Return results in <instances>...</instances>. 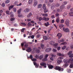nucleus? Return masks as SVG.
<instances>
[{
	"mask_svg": "<svg viewBox=\"0 0 73 73\" xmlns=\"http://www.w3.org/2000/svg\"><path fill=\"white\" fill-rule=\"evenodd\" d=\"M2 6L3 7H5V4L4 3H3L2 4Z\"/></svg>",
	"mask_w": 73,
	"mask_h": 73,
	"instance_id": "60",
	"label": "nucleus"
},
{
	"mask_svg": "<svg viewBox=\"0 0 73 73\" xmlns=\"http://www.w3.org/2000/svg\"><path fill=\"white\" fill-rule=\"evenodd\" d=\"M70 11L71 12H73V8H72L71 9H70Z\"/></svg>",
	"mask_w": 73,
	"mask_h": 73,
	"instance_id": "58",
	"label": "nucleus"
},
{
	"mask_svg": "<svg viewBox=\"0 0 73 73\" xmlns=\"http://www.w3.org/2000/svg\"><path fill=\"white\" fill-rule=\"evenodd\" d=\"M54 42L52 41H51L50 42V44H51V45H54Z\"/></svg>",
	"mask_w": 73,
	"mask_h": 73,
	"instance_id": "35",
	"label": "nucleus"
},
{
	"mask_svg": "<svg viewBox=\"0 0 73 73\" xmlns=\"http://www.w3.org/2000/svg\"><path fill=\"white\" fill-rule=\"evenodd\" d=\"M35 58H37L38 59V58H39V56L37 55H35Z\"/></svg>",
	"mask_w": 73,
	"mask_h": 73,
	"instance_id": "46",
	"label": "nucleus"
},
{
	"mask_svg": "<svg viewBox=\"0 0 73 73\" xmlns=\"http://www.w3.org/2000/svg\"><path fill=\"white\" fill-rule=\"evenodd\" d=\"M64 26V25L63 24H61L60 25L59 27L60 28V29H61L62 27H63Z\"/></svg>",
	"mask_w": 73,
	"mask_h": 73,
	"instance_id": "33",
	"label": "nucleus"
},
{
	"mask_svg": "<svg viewBox=\"0 0 73 73\" xmlns=\"http://www.w3.org/2000/svg\"><path fill=\"white\" fill-rule=\"evenodd\" d=\"M43 38L45 40H47L48 39V37L46 36H43Z\"/></svg>",
	"mask_w": 73,
	"mask_h": 73,
	"instance_id": "24",
	"label": "nucleus"
},
{
	"mask_svg": "<svg viewBox=\"0 0 73 73\" xmlns=\"http://www.w3.org/2000/svg\"><path fill=\"white\" fill-rule=\"evenodd\" d=\"M40 65H41V66H43L44 68H46V64L44 62L41 63H40Z\"/></svg>",
	"mask_w": 73,
	"mask_h": 73,
	"instance_id": "9",
	"label": "nucleus"
},
{
	"mask_svg": "<svg viewBox=\"0 0 73 73\" xmlns=\"http://www.w3.org/2000/svg\"><path fill=\"white\" fill-rule=\"evenodd\" d=\"M50 25V24H49V22H46V23H45L44 24V25L45 26H46V27H48V26H49Z\"/></svg>",
	"mask_w": 73,
	"mask_h": 73,
	"instance_id": "21",
	"label": "nucleus"
},
{
	"mask_svg": "<svg viewBox=\"0 0 73 73\" xmlns=\"http://www.w3.org/2000/svg\"><path fill=\"white\" fill-rule=\"evenodd\" d=\"M63 15L64 17H65V16H66L67 15V13H64L63 14Z\"/></svg>",
	"mask_w": 73,
	"mask_h": 73,
	"instance_id": "41",
	"label": "nucleus"
},
{
	"mask_svg": "<svg viewBox=\"0 0 73 73\" xmlns=\"http://www.w3.org/2000/svg\"><path fill=\"white\" fill-rule=\"evenodd\" d=\"M69 57H73V54H71V55H69Z\"/></svg>",
	"mask_w": 73,
	"mask_h": 73,
	"instance_id": "55",
	"label": "nucleus"
},
{
	"mask_svg": "<svg viewBox=\"0 0 73 73\" xmlns=\"http://www.w3.org/2000/svg\"><path fill=\"white\" fill-rule=\"evenodd\" d=\"M44 57V55H43L42 54L41 55H40L39 57V58L40 60H42V58Z\"/></svg>",
	"mask_w": 73,
	"mask_h": 73,
	"instance_id": "23",
	"label": "nucleus"
},
{
	"mask_svg": "<svg viewBox=\"0 0 73 73\" xmlns=\"http://www.w3.org/2000/svg\"><path fill=\"white\" fill-rule=\"evenodd\" d=\"M64 58L63 57H60L58 59L59 60L58 61H57V63L58 64H60L61 62H62V59H63Z\"/></svg>",
	"mask_w": 73,
	"mask_h": 73,
	"instance_id": "5",
	"label": "nucleus"
},
{
	"mask_svg": "<svg viewBox=\"0 0 73 73\" xmlns=\"http://www.w3.org/2000/svg\"><path fill=\"white\" fill-rule=\"evenodd\" d=\"M56 21L57 23H59L60 22V18H59V17H57L56 19Z\"/></svg>",
	"mask_w": 73,
	"mask_h": 73,
	"instance_id": "18",
	"label": "nucleus"
},
{
	"mask_svg": "<svg viewBox=\"0 0 73 73\" xmlns=\"http://www.w3.org/2000/svg\"><path fill=\"white\" fill-rule=\"evenodd\" d=\"M69 15L70 16H73V13L70 12L69 13Z\"/></svg>",
	"mask_w": 73,
	"mask_h": 73,
	"instance_id": "32",
	"label": "nucleus"
},
{
	"mask_svg": "<svg viewBox=\"0 0 73 73\" xmlns=\"http://www.w3.org/2000/svg\"><path fill=\"white\" fill-rule=\"evenodd\" d=\"M14 6L13 5H11L9 8V10H11V9H12L13 8V7Z\"/></svg>",
	"mask_w": 73,
	"mask_h": 73,
	"instance_id": "36",
	"label": "nucleus"
},
{
	"mask_svg": "<svg viewBox=\"0 0 73 73\" xmlns=\"http://www.w3.org/2000/svg\"><path fill=\"white\" fill-rule=\"evenodd\" d=\"M55 69L61 72H62V71L64 70V68H62L61 67H60L58 66H56L55 67Z\"/></svg>",
	"mask_w": 73,
	"mask_h": 73,
	"instance_id": "2",
	"label": "nucleus"
},
{
	"mask_svg": "<svg viewBox=\"0 0 73 73\" xmlns=\"http://www.w3.org/2000/svg\"><path fill=\"white\" fill-rule=\"evenodd\" d=\"M71 7V5H69L67 6V8L68 9H70Z\"/></svg>",
	"mask_w": 73,
	"mask_h": 73,
	"instance_id": "28",
	"label": "nucleus"
},
{
	"mask_svg": "<svg viewBox=\"0 0 73 73\" xmlns=\"http://www.w3.org/2000/svg\"><path fill=\"white\" fill-rule=\"evenodd\" d=\"M57 55L59 56H64V55L63 54H62L60 53H57Z\"/></svg>",
	"mask_w": 73,
	"mask_h": 73,
	"instance_id": "22",
	"label": "nucleus"
},
{
	"mask_svg": "<svg viewBox=\"0 0 73 73\" xmlns=\"http://www.w3.org/2000/svg\"><path fill=\"white\" fill-rule=\"evenodd\" d=\"M41 47L42 49H43L44 47V45L43 44H41Z\"/></svg>",
	"mask_w": 73,
	"mask_h": 73,
	"instance_id": "42",
	"label": "nucleus"
},
{
	"mask_svg": "<svg viewBox=\"0 0 73 73\" xmlns=\"http://www.w3.org/2000/svg\"><path fill=\"white\" fill-rule=\"evenodd\" d=\"M28 58H31V60H32L33 58V55H31L29 57H28Z\"/></svg>",
	"mask_w": 73,
	"mask_h": 73,
	"instance_id": "26",
	"label": "nucleus"
},
{
	"mask_svg": "<svg viewBox=\"0 0 73 73\" xmlns=\"http://www.w3.org/2000/svg\"><path fill=\"white\" fill-rule=\"evenodd\" d=\"M67 4V2L66 1H64V3H63V4L64 5H66V4Z\"/></svg>",
	"mask_w": 73,
	"mask_h": 73,
	"instance_id": "52",
	"label": "nucleus"
},
{
	"mask_svg": "<svg viewBox=\"0 0 73 73\" xmlns=\"http://www.w3.org/2000/svg\"><path fill=\"white\" fill-rule=\"evenodd\" d=\"M66 46H64V47L62 48V49L63 50H64V49H66Z\"/></svg>",
	"mask_w": 73,
	"mask_h": 73,
	"instance_id": "39",
	"label": "nucleus"
},
{
	"mask_svg": "<svg viewBox=\"0 0 73 73\" xmlns=\"http://www.w3.org/2000/svg\"><path fill=\"white\" fill-rule=\"evenodd\" d=\"M64 41V39H62L61 40H58V42L59 43H61V42H63Z\"/></svg>",
	"mask_w": 73,
	"mask_h": 73,
	"instance_id": "19",
	"label": "nucleus"
},
{
	"mask_svg": "<svg viewBox=\"0 0 73 73\" xmlns=\"http://www.w3.org/2000/svg\"><path fill=\"white\" fill-rule=\"evenodd\" d=\"M33 50L34 51H35L36 52V53H40V50L37 49V48H35L33 49Z\"/></svg>",
	"mask_w": 73,
	"mask_h": 73,
	"instance_id": "7",
	"label": "nucleus"
},
{
	"mask_svg": "<svg viewBox=\"0 0 73 73\" xmlns=\"http://www.w3.org/2000/svg\"><path fill=\"white\" fill-rule=\"evenodd\" d=\"M52 51L53 52H56L57 51V50H56V49H53Z\"/></svg>",
	"mask_w": 73,
	"mask_h": 73,
	"instance_id": "57",
	"label": "nucleus"
},
{
	"mask_svg": "<svg viewBox=\"0 0 73 73\" xmlns=\"http://www.w3.org/2000/svg\"><path fill=\"white\" fill-rule=\"evenodd\" d=\"M26 50L28 52H31V51L32 50V48H27V50Z\"/></svg>",
	"mask_w": 73,
	"mask_h": 73,
	"instance_id": "13",
	"label": "nucleus"
},
{
	"mask_svg": "<svg viewBox=\"0 0 73 73\" xmlns=\"http://www.w3.org/2000/svg\"><path fill=\"white\" fill-rule=\"evenodd\" d=\"M42 61L44 62V61H46L47 60V58H44L43 59H42Z\"/></svg>",
	"mask_w": 73,
	"mask_h": 73,
	"instance_id": "31",
	"label": "nucleus"
},
{
	"mask_svg": "<svg viewBox=\"0 0 73 73\" xmlns=\"http://www.w3.org/2000/svg\"><path fill=\"white\" fill-rule=\"evenodd\" d=\"M25 43L22 42L21 43V46H22V47H23L24 46V44Z\"/></svg>",
	"mask_w": 73,
	"mask_h": 73,
	"instance_id": "59",
	"label": "nucleus"
},
{
	"mask_svg": "<svg viewBox=\"0 0 73 73\" xmlns=\"http://www.w3.org/2000/svg\"><path fill=\"white\" fill-rule=\"evenodd\" d=\"M31 60L32 61H37V59L35 58H34V59H32Z\"/></svg>",
	"mask_w": 73,
	"mask_h": 73,
	"instance_id": "44",
	"label": "nucleus"
},
{
	"mask_svg": "<svg viewBox=\"0 0 73 73\" xmlns=\"http://www.w3.org/2000/svg\"><path fill=\"white\" fill-rule=\"evenodd\" d=\"M42 7V5L41 4H39L38 6V8H40Z\"/></svg>",
	"mask_w": 73,
	"mask_h": 73,
	"instance_id": "30",
	"label": "nucleus"
},
{
	"mask_svg": "<svg viewBox=\"0 0 73 73\" xmlns=\"http://www.w3.org/2000/svg\"><path fill=\"white\" fill-rule=\"evenodd\" d=\"M30 10L29 9L27 8L25 9L24 12H25V13H28V12Z\"/></svg>",
	"mask_w": 73,
	"mask_h": 73,
	"instance_id": "11",
	"label": "nucleus"
},
{
	"mask_svg": "<svg viewBox=\"0 0 73 73\" xmlns=\"http://www.w3.org/2000/svg\"><path fill=\"white\" fill-rule=\"evenodd\" d=\"M28 44H25V48H28Z\"/></svg>",
	"mask_w": 73,
	"mask_h": 73,
	"instance_id": "54",
	"label": "nucleus"
},
{
	"mask_svg": "<svg viewBox=\"0 0 73 73\" xmlns=\"http://www.w3.org/2000/svg\"><path fill=\"white\" fill-rule=\"evenodd\" d=\"M14 27H17V24H15L14 25Z\"/></svg>",
	"mask_w": 73,
	"mask_h": 73,
	"instance_id": "64",
	"label": "nucleus"
},
{
	"mask_svg": "<svg viewBox=\"0 0 73 73\" xmlns=\"http://www.w3.org/2000/svg\"><path fill=\"white\" fill-rule=\"evenodd\" d=\"M21 9H20L17 12L18 14V16L19 17H22V14H20L21 13Z\"/></svg>",
	"mask_w": 73,
	"mask_h": 73,
	"instance_id": "4",
	"label": "nucleus"
},
{
	"mask_svg": "<svg viewBox=\"0 0 73 73\" xmlns=\"http://www.w3.org/2000/svg\"><path fill=\"white\" fill-rule=\"evenodd\" d=\"M65 7L64 5H62L60 7V9H64V8H65Z\"/></svg>",
	"mask_w": 73,
	"mask_h": 73,
	"instance_id": "20",
	"label": "nucleus"
},
{
	"mask_svg": "<svg viewBox=\"0 0 73 73\" xmlns=\"http://www.w3.org/2000/svg\"><path fill=\"white\" fill-rule=\"evenodd\" d=\"M6 13L7 15H10L11 17H13V14L12 12H11L9 14V11H6Z\"/></svg>",
	"mask_w": 73,
	"mask_h": 73,
	"instance_id": "8",
	"label": "nucleus"
},
{
	"mask_svg": "<svg viewBox=\"0 0 73 73\" xmlns=\"http://www.w3.org/2000/svg\"><path fill=\"white\" fill-rule=\"evenodd\" d=\"M59 6L60 4L59 3H56L55 4L53 3L51 5V9H53L55 7H59Z\"/></svg>",
	"mask_w": 73,
	"mask_h": 73,
	"instance_id": "3",
	"label": "nucleus"
},
{
	"mask_svg": "<svg viewBox=\"0 0 73 73\" xmlns=\"http://www.w3.org/2000/svg\"><path fill=\"white\" fill-rule=\"evenodd\" d=\"M72 51H69V52L68 53V55H71L72 54Z\"/></svg>",
	"mask_w": 73,
	"mask_h": 73,
	"instance_id": "34",
	"label": "nucleus"
},
{
	"mask_svg": "<svg viewBox=\"0 0 73 73\" xmlns=\"http://www.w3.org/2000/svg\"><path fill=\"white\" fill-rule=\"evenodd\" d=\"M73 61V58H71L70 59L68 60V61L67 62V63H72Z\"/></svg>",
	"mask_w": 73,
	"mask_h": 73,
	"instance_id": "10",
	"label": "nucleus"
},
{
	"mask_svg": "<svg viewBox=\"0 0 73 73\" xmlns=\"http://www.w3.org/2000/svg\"><path fill=\"white\" fill-rule=\"evenodd\" d=\"M51 50V48H48L46 49L45 51L46 52H49Z\"/></svg>",
	"mask_w": 73,
	"mask_h": 73,
	"instance_id": "15",
	"label": "nucleus"
},
{
	"mask_svg": "<svg viewBox=\"0 0 73 73\" xmlns=\"http://www.w3.org/2000/svg\"><path fill=\"white\" fill-rule=\"evenodd\" d=\"M52 30V29H49L48 31V33H49L50 32V31Z\"/></svg>",
	"mask_w": 73,
	"mask_h": 73,
	"instance_id": "62",
	"label": "nucleus"
},
{
	"mask_svg": "<svg viewBox=\"0 0 73 73\" xmlns=\"http://www.w3.org/2000/svg\"><path fill=\"white\" fill-rule=\"evenodd\" d=\"M57 36L58 37L59 39H60L61 37H62V35L60 33H58L57 34Z\"/></svg>",
	"mask_w": 73,
	"mask_h": 73,
	"instance_id": "12",
	"label": "nucleus"
},
{
	"mask_svg": "<svg viewBox=\"0 0 73 73\" xmlns=\"http://www.w3.org/2000/svg\"><path fill=\"white\" fill-rule=\"evenodd\" d=\"M38 66H39L38 64H36L35 66V67L36 68H38Z\"/></svg>",
	"mask_w": 73,
	"mask_h": 73,
	"instance_id": "56",
	"label": "nucleus"
},
{
	"mask_svg": "<svg viewBox=\"0 0 73 73\" xmlns=\"http://www.w3.org/2000/svg\"><path fill=\"white\" fill-rule=\"evenodd\" d=\"M73 67V64H71L70 65V68H72Z\"/></svg>",
	"mask_w": 73,
	"mask_h": 73,
	"instance_id": "50",
	"label": "nucleus"
},
{
	"mask_svg": "<svg viewBox=\"0 0 73 73\" xmlns=\"http://www.w3.org/2000/svg\"><path fill=\"white\" fill-rule=\"evenodd\" d=\"M25 30V29L23 28L21 30V32H22L23 33L24 32V30Z\"/></svg>",
	"mask_w": 73,
	"mask_h": 73,
	"instance_id": "45",
	"label": "nucleus"
},
{
	"mask_svg": "<svg viewBox=\"0 0 73 73\" xmlns=\"http://www.w3.org/2000/svg\"><path fill=\"white\" fill-rule=\"evenodd\" d=\"M64 19H62L61 20L60 23L61 24H63L64 23Z\"/></svg>",
	"mask_w": 73,
	"mask_h": 73,
	"instance_id": "43",
	"label": "nucleus"
},
{
	"mask_svg": "<svg viewBox=\"0 0 73 73\" xmlns=\"http://www.w3.org/2000/svg\"><path fill=\"white\" fill-rule=\"evenodd\" d=\"M48 56L49 55H48V54H46L45 55V58H47V57H48Z\"/></svg>",
	"mask_w": 73,
	"mask_h": 73,
	"instance_id": "61",
	"label": "nucleus"
},
{
	"mask_svg": "<svg viewBox=\"0 0 73 73\" xmlns=\"http://www.w3.org/2000/svg\"><path fill=\"white\" fill-rule=\"evenodd\" d=\"M13 11L14 12H16V9L15 8H14L13 9Z\"/></svg>",
	"mask_w": 73,
	"mask_h": 73,
	"instance_id": "53",
	"label": "nucleus"
},
{
	"mask_svg": "<svg viewBox=\"0 0 73 73\" xmlns=\"http://www.w3.org/2000/svg\"><path fill=\"white\" fill-rule=\"evenodd\" d=\"M9 1L8 0H7L5 1V4H8V3H9Z\"/></svg>",
	"mask_w": 73,
	"mask_h": 73,
	"instance_id": "48",
	"label": "nucleus"
},
{
	"mask_svg": "<svg viewBox=\"0 0 73 73\" xmlns=\"http://www.w3.org/2000/svg\"><path fill=\"white\" fill-rule=\"evenodd\" d=\"M65 24L67 26V27H69V21H66Z\"/></svg>",
	"mask_w": 73,
	"mask_h": 73,
	"instance_id": "17",
	"label": "nucleus"
},
{
	"mask_svg": "<svg viewBox=\"0 0 73 73\" xmlns=\"http://www.w3.org/2000/svg\"><path fill=\"white\" fill-rule=\"evenodd\" d=\"M39 21H41V20H44L45 21H48L49 20V18H46L45 17H43L42 18V17H39L38 18Z\"/></svg>",
	"mask_w": 73,
	"mask_h": 73,
	"instance_id": "1",
	"label": "nucleus"
},
{
	"mask_svg": "<svg viewBox=\"0 0 73 73\" xmlns=\"http://www.w3.org/2000/svg\"><path fill=\"white\" fill-rule=\"evenodd\" d=\"M37 5V1L36 0H35L34 1V6L36 7Z\"/></svg>",
	"mask_w": 73,
	"mask_h": 73,
	"instance_id": "16",
	"label": "nucleus"
},
{
	"mask_svg": "<svg viewBox=\"0 0 73 73\" xmlns=\"http://www.w3.org/2000/svg\"><path fill=\"white\" fill-rule=\"evenodd\" d=\"M43 8L44 10L46 9V6L45 5V4H44L43 5Z\"/></svg>",
	"mask_w": 73,
	"mask_h": 73,
	"instance_id": "27",
	"label": "nucleus"
},
{
	"mask_svg": "<svg viewBox=\"0 0 73 73\" xmlns=\"http://www.w3.org/2000/svg\"><path fill=\"white\" fill-rule=\"evenodd\" d=\"M11 21H14L15 20V18H12L11 19H10Z\"/></svg>",
	"mask_w": 73,
	"mask_h": 73,
	"instance_id": "49",
	"label": "nucleus"
},
{
	"mask_svg": "<svg viewBox=\"0 0 73 73\" xmlns=\"http://www.w3.org/2000/svg\"><path fill=\"white\" fill-rule=\"evenodd\" d=\"M59 15L58 14H57L56 13V15H55V16H56V17H59Z\"/></svg>",
	"mask_w": 73,
	"mask_h": 73,
	"instance_id": "51",
	"label": "nucleus"
},
{
	"mask_svg": "<svg viewBox=\"0 0 73 73\" xmlns=\"http://www.w3.org/2000/svg\"><path fill=\"white\" fill-rule=\"evenodd\" d=\"M68 73H70L71 72V69H68Z\"/></svg>",
	"mask_w": 73,
	"mask_h": 73,
	"instance_id": "47",
	"label": "nucleus"
},
{
	"mask_svg": "<svg viewBox=\"0 0 73 73\" xmlns=\"http://www.w3.org/2000/svg\"><path fill=\"white\" fill-rule=\"evenodd\" d=\"M70 48L71 49H73V45H71L70 46Z\"/></svg>",
	"mask_w": 73,
	"mask_h": 73,
	"instance_id": "63",
	"label": "nucleus"
},
{
	"mask_svg": "<svg viewBox=\"0 0 73 73\" xmlns=\"http://www.w3.org/2000/svg\"><path fill=\"white\" fill-rule=\"evenodd\" d=\"M44 13H46L47 12H48V9H45L44 10Z\"/></svg>",
	"mask_w": 73,
	"mask_h": 73,
	"instance_id": "29",
	"label": "nucleus"
},
{
	"mask_svg": "<svg viewBox=\"0 0 73 73\" xmlns=\"http://www.w3.org/2000/svg\"><path fill=\"white\" fill-rule=\"evenodd\" d=\"M48 68H49L50 69H53V68L54 66H53L50 65H48Z\"/></svg>",
	"mask_w": 73,
	"mask_h": 73,
	"instance_id": "14",
	"label": "nucleus"
},
{
	"mask_svg": "<svg viewBox=\"0 0 73 73\" xmlns=\"http://www.w3.org/2000/svg\"><path fill=\"white\" fill-rule=\"evenodd\" d=\"M42 15L44 17H47L48 16V14H43Z\"/></svg>",
	"mask_w": 73,
	"mask_h": 73,
	"instance_id": "25",
	"label": "nucleus"
},
{
	"mask_svg": "<svg viewBox=\"0 0 73 73\" xmlns=\"http://www.w3.org/2000/svg\"><path fill=\"white\" fill-rule=\"evenodd\" d=\"M58 45V44L57 43H55L53 45H54V46H55L54 48H56V46H57Z\"/></svg>",
	"mask_w": 73,
	"mask_h": 73,
	"instance_id": "40",
	"label": "nucleus"
},
{
	"mask_svg": "<svg viewBox=\"0 0 73 73\" xmlns=\"http://www.w3.org/2000/svg\"><path fill=\"white\" fill-rule=\"evenodd\" d=\"M28 3H29V4H32V0H29V1Z\"/></svg>",
	"mask_w": 73,
	"mask_h": 73,
	"instance_id": "38",
	"label": "nucleus"
},
{
	"mask_svg": "<svg viewBox=\"0 0 73 73\" xmlns=\"http://www.w3.org/2000/svg\"><path fill=\"white\" fill-rule=\"evenodd\" d=\"M21 25H23V26H26V24L24 23H21Z\"/></svg>",
	"mask_w": 73,
	"mask_h": 73,
	"instance_id": "37",
	"label": "nucleus"
},
{
	"mask_svg": "<svg viewBox=\"0 0 73 73\" xmlns=\"http://www.w3.org/2000/svg\"><path fill=\"white\" fill-rule=\"evenodd\" d=\"M63 30L64 32H66V33H68V32H70L69 29L67 28L65 29L64 27H63Z\"/></svg>",
	"mask_w": 73,
	"mask_h": 73,
	"instance_id": "6",
	"label": "nucleus"
}]
</instances>
